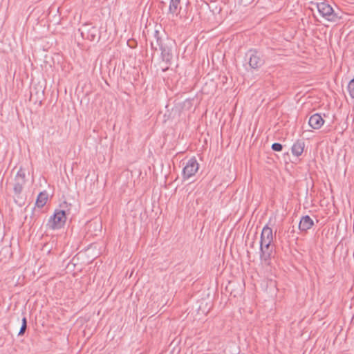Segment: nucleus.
<instances>
[{
    "mask_svg": "<svg viewBox=\"0 0 354 354\" xmlns=\"http://www.w3.org/2000/svg\"><path fill=\"white\" fill-rule=\"evenodd\" d=\"M317 8L320 15L328 21L337 22L341 18L326 1L317 2Z\"/></svg>",
    "mask_w": 354,
    "mask_h": 354,
    "instance_id": "obj_1",
    "label": "nucleus"
},
{
    "mask_svg": "<svg viewBox=\"0 0 354 354\" xmlns=\"http://www.w3.org/2000/svg\"><path fill=\"white\" fill-rule=\"evenodd\" d=\"M66 221L65 209H56L47 223L48 228L52 230L62 228Z\"/></svg>",
    "mask_w": 354,
    "mask_h": 354,
    "instance_id": "obj_2",
    "label": "nucleus"
},
{
    "mask_svg": "<svg viewBox=\"0 0 354 354\" xmlns=\"http://www.w3.org/2000/svg\"><path fill=\"white\" fill-rule=\"evenodd\" d=\"M245 58L248 59V64L252 69H258L265 63L262 53L256 49H250L245 53Z\"/></svg>",
    "mask_w": 354,
    "mask_h": 354,
    "instance_id": "obj_3",
    "label": "nucleus"
},
{
    "mask_svg": "<svg viewBox=\"0 0 354 354\" xmlns=\"http://www.w3.org/2000/svg\"><path fill=\"white\" fill-rule=\"evenodd\" d=\"M81 36L83 39L91 41H98L100 38L99 30L96 26H91V24H84L82 28L79 29Z\"/></svg>",
    "mask_w": 354,
    "mask_h": 354,
    "instance_id": "obj_4",
    "label": "nucleus"
},
{
    "mask_svg": "<svg viewBox=\"0 0 354 354\" xmlns=\"http://www.w3.org/2000/svg\"><path fill=\"white\" fill-rule=\"evenodd\" d=\"M25 183L26 173L23 168L20 167L18 171L17 172V174L15 175L13 183V191L15 195L17 198H19L20 194H21Z\"/></svg>",
    "mask_w": 354,
    "mask_h": 354,
    "instance_id": "obj_5",
    "label": "nucleus"
},
{
    "mask_svg": "<svg viewBox=\"0 0 354 354\" xmlns=\"http://www.w3.org/2000/svg\"><path fill=\"white\" fill-rule=\"evenodd\" d=\"M174 42L168 38H166V42L162 44L160 49L161 51L162 60L167 65H170L173 59V47Z\"/></svg>",
    "mask_w": 354,
    "mask_h": 354,
    "instance_id": "obj_6",
    "label": "nucleus"
},
{
    "mask_svg": "<svg viewBox=\"0 0 354 354\" xmlns=\"http://www.w3.org/2000/svg\"><path fill=\"white\" fill-rule=\"evenodd\" d=\"M198 168L199 164L198 163L196 158L194 156L191 158L186 162V165L183 169V178L184 180H187L192 177L198 171Z\"/></svg>",
    "mask_w": 354,
    "mask_h": 354,
    "instance_id": "obj_7",
    "label": "nucleus"
},
{
    "mask_svg": "<svg viewBox=\"0 0 354 354\" xmlns=\"http://www.w3.org/2000/svg\"><path fill=\"white\" fill-rule=\"evenodd\" d=\"M273 250L274 245L272 244H260V259L265 265L270 266L271 264Z\"/></svg>",
    "mask_w": 354,
    "mask_h": 354,
    "instance_id": "obj_8",
    "label": "nucleus"
},
{
    "mask_svg": "<svg viewBox=\"0 0 354 354\" xmlns=\"http://www.w3.org/2000/svg\"><path fill=\"white\" fill-rule=\"evenodd\" d=\"M44 91L40 86L39 88L34 86L30 88V101L32 102L35 104H41L44 100Z\"/></svg>",
    "mask_w": 354,
    "mask_h": 354,
    "instance_id": "obj_9",
    "label": "nucleus"
},
{
    "mask_svg": "<svg viewBox=\"0 0 354 354\" xmlns=\"http://www.w3.org/2000/svg\"><path fill=\"white\" fill-rule=\"evenodd\" d=\"M273 242V233L272 228L268 225L263 227L260 239V244H272Z\"/></svg>",
    "mask_w": 354,
    "mask_h": 354,
    "instance_id": "obj_10",
    "label": "nucleus"
},
{
    "mask_svg": "<svg viewBox=\"0 0 354 354\" xmlns=\"http://www.w3.org/2000/svg\"><path fill=\"white\" fill-rule=\"evenodd\" d=\"M165 42L166 38L163 39L160 35V32L156 30L153 33V39L151 41V50L154 51H157L158 49L160 50L162 47V44H164Z\"/></svg>",
    "mask_w": 354,
    "mask_h": 354,
    "instance_id": "obj_11",
    "label": "nucleus"
},
{
    "mask_svg": "<svg viewBox=\"0 0 354 354\" xmlns=\"http://www.w3.org/2000/svg\"><path fill=\"white\" fill-rule=\"evenodd\" d=\"M324 123V120L319 113L312 115L308 120L309 125L314 129H319Z\"/></svg>",
    "mask_w": 354,
    "mask_h": 354,
    "instance_id": "obj_12",
    "label": "nucleus"
},
{
    "mask_svg": "<svg viewBox=\"0 0 354 354\" xmlns=\"http://www.w3.org/2000/svg\"><path fill=\"white\" fill-rule=\"evenodd\" d=\"M314 225L313 219L308 216H302L299 223V229L301 232H306Z\"/></svg>",
    "mask_w": 354,
    "mask_h": 354,
    "instance_id": "obj_13",
    "label": "nucleus"
},
{
    "mask_svg": "<svg viewBox=\"0 0 354 354\" xmlns=\"http://www.w3.org/2000/svg\"><path fill=\"white\" fill-rule=\"evenodd\" d=\"M88 231L91 232L92 235L97 236L98 232L102 231V223L99 221H91L87 225Z\"/></svg>",
    "mask_w": 354,
    "mask_h": 354,
    "instance_id": "obj_14",
    "label": "nucleus"
},
{
    "mask_svg": "<svg viewBox=\"0 0 354 354\" xmlns=\"http://www.w3.org/2000/svg\"><path fill=\"white\" fill-rule=\"evenodd\" d=\"M305 147V142L303 140H297L292 147V153L294 156H299L302 154Z\"/></svg>",
    "mask_w": 354,
    "mask_h": 354,
    "instance_id": "obj_15",
    "label": "nucleus"
},
{
    "mask_svg": "<svg viewBox=\"0 0 354 354\" xmlns=\"http://www.w3.org/2000/svg\"><path fill=\"white\" fill-rule=\"evenodd\" d=\"M48 201V194L46 191L40 192L36 199L35 205L39 208L43 207Z\"/></svg>",
    "mask_w": 354,
    "mask_h": 354,
    "instance_id": "obj_16",
    "label": "nucleus"
},
{
    "mask_svg": "<svg viewBox=\"0 0 354 354\" xmlns=\"http://www.w3.org/2000/svg\"><path fill=\"white\" fill-rule=\"evenodd\" d=\"M180 3V0H171L169 6V12L171 14H175L178 10Z\"/></svg>",
    "mask_w": 354,
    "mask_h": 354,
    "instance_id": "obj_17",
    "label": "nucleus"
},
{
    "mask_svg": "<svg viewBox=\"0 0 354 354\" xmlns=\"http://www.w3.org/2000/svg\"><path fill=\"white\" fill-rule=\"evenodd\" d=\"M21 326L20 328V330L19 331L18 335L22 336L24 335L26 329H27V319L26 317H24L21 320Z\"/></svg>",
    "mask_w": 354,
    "mask_h": 354,
    "instance_id": "obj_18",
    "label": "nucleus"
},
{
    "mask_svg": "<svg viewBox=\"0 0 354 354\" xmlns=\"http://www.w3.org/2000/svg\"><path fill=\"white\" fill-rule=\"evenodd\" d=\"M347 89L351 97L354 99V77L348 82Z\"/></svg>",
    "mask_w": 354,
    "mask_h": 354,
    "instance_id": "obj_19",
    "label": "nucleus"
},
{
    "mask_svg": "<svg viewBox=\"0 0 354 354\" xmlns=\"http://www.w3.org/2000/svg\"><path fill=\"white\" fill-rule=\"evenodd\" d=\"M271 149L274 151H281L283 149V145L279 142H274L272 145Z\"/></svg>",
    "mask_w": 354,
    "mask_h": 354,
    "instance_id": "obj_20",
    "label": "nucleus"
},
{
    "mask_svg": "<svg viewBox=\"0 0 354 354\" xmlns=\"http://www.w3.org/2000/svg\"><path fill=\"white\" fill-rule=\"evenodd\" d=\"M192 106V100H186L183 102V107L189 108Z\"/></svg>",
    "mask_w": 354,
    "mask_h": 354,
    "instance_id": "obj_21",
    "label": "nucleus"
},
{
    "mask_svg": "<svg viewBox=\"0 0 354 354\" xmlns=\"http://www.w3.org/2000/svg\"><path fill=\"white\" fill-rule=\"evenodd\" d=\"M290 228L288 230V232H290V233H294L295 232V227L294 226L292 227V229L290 231Z\"/></svg>",
    "mask_w": 354,
    "mask_h": 354,
    "instance_id": "obj_22",
    "label": "nucleus"
},
{
    "mask_svg": "<svg viewBox=\"0 0 354 354\" xmlns=\"http://www.w3.org/2000/svg\"><path fill=\"white\" fill-rule=\"evenodd\" d=\"M245 0H241L242 2H243ZM253 0H245V3H250L252 2Z\"/></svg>",
    "mask_w": 354,
    "mask_h": 354,
    "instance_id": "obj_23",
    "label": "nucleus"
},
{
    "mask_svg": "<svg viewBox=\"0 0 354 354\" xmlns=\"http://www.w3.org/2000/svg\"><path fill=\"white\" fill-rule=\"evenodd\" d=\"M168 68H169V66H167L165 67V68H162V71H166Z\"/></svg>",
    "mask_w": 354,
    "mask_h": 354,
    "instance_id": "obj_24",
    "label": "nucleus"
},
{
    "mask_svg": "<svg viewBox=\"0 0 354 354\" xmlns=\"http://www.w3.org/2000/svg\"><path fill=\"white\" fill-rule=\"evenodd\" d=\"M250 247L251 248H254V241L251 243Z\"/></svg>",
    "mask_w": 354,
    "mask_h": 354,
    "instance_id": "obj_25",
    "label": "nucleus"
}]
</instances>
